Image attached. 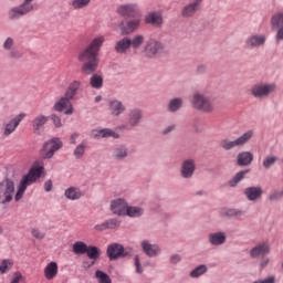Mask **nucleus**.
Instances as JSON below:
<instances>
[{"instance_id":"f3484780","label":"nucleus","mask_w":283,"mask_h":283,"mask_svg":"<svg viewBox=\"0 0 283 283\" xmlns=\"http://www.w3.org/2000/svg\"><path fill=\"white\" fill-rule=\"evenodd\" d=\"M107 255L109 260H118V258H125V248L122 244L113 243L107 248Z\"/></svg>"},{"instance_id":"7ed1b4c3","label":"nucleus","mask_w":283,"mask_h":283,"mask_svg":"<svg viewBox=\"0 0 283 283\" xmlns=\"http://www.w3.org/2000/svg\"><path fill=\"white\" fill-rule=\"evenodd\" d=\"M191 106L203 114H212L216 111V97L207 96L200 92L192 94L190 99Z\"/></svg>"},{"instance_id":"f8f14e48","label":"nucleus","mask_w":283,"mask_h":283,"mask_svg":"<svg viewBox=\"0 0 283 283\" xmlns=\"http://www.w3.org/2000/svg\"><path fill=\"white\" fill-rule=\"evenodd\" d=\"M117 14L122 17H143L140 8L136 3L122 4L117 8Z\"/></svg>"},{"instance_id":"a19ab883","label":"nucleus","mask_w":283,"mask_h":283,"mask_svg":"<svg viewBox=\"0 0 283 283\" xmlns=\"http://www.w3.org/2000/svg\"><path fill=\"white\" fill-rule=\"evenodd\" d=\"M92 0H73L71 6L74 10H81L87 8Z\"/></svg>"},{"instance_id":"c756f323","label":"nucleus","mask_w":283,"mask_h":283,"mask_svg":"<svg viewBox=\"0 0 283 283\" xmlns=\"http://www.w3.org/2000/svg\"><path fill=\"white\" fill-rule=\"evenodd\" d=\"M209 242L214 247H220V244H224V242H227V234H224V232L210 233Z\"/></svg>"},{"instance_id":"de8ad7c7","label":"nucleus","mask_w":283,"mask_h":283,"mask_svg":"<svg viewBox=\"0 0 283 283\" xmlns=\"http://www.w3.org/2000/svg\"><path fill=\"white\" fill-rule=\"evenodd\" d=\"M114 157L117 159L127 158V149L125 147H119L114 150Z\"/></svg>"},{"instance_id":"864d4df0","label":"nucleus","mask_w":283,"mask_h":283,"mask_svg":"<svg viewBox=\"0 0 283 283\" xmlns=\"http://www.w3.org/2000/svg\"><path fill=\"white\" fill-rule=\"evenodd\" d=\"M8 56L9 59H21L22 54L17 50H12L9 52Z\"/></svg>"},{"instance_id":"9b49d317","label":"nucleus","mask_w":283,"mask_h":283,"mask_svg":"<svg viewBox=\"0 0 283 283\" xmlns=\"http://www.w3.org/2000/svg\"><path fill=\"white\" fill-rule=\"evenodd\" d=\"M144 52L145 56H147L148 59H154V56L163 52V43L155 39L147 40L144 46Z\"/></svg>"},{"instance_id":"37998d69","label":"nucleus","mask_w":283,"mask_h":283,"mask_svg":"<svg viewBox=\"0 0 283 283\" xmlns=\"http://www.w3.org/2000/svg\"><path fill=\"white\" fill-rule=\"evenodd\" d=\"M14 265V263L12 262V260H2L0 263V273L4 274L8 273V271H10L12 269V266Z\"/></svg>"},{"instance_id":"4d7b16f0","label":"nucleus","mask_w":283,"mask_h":283,"mask_svg":"<svg viewBox=\"0 0 283 283\" xmlns=\"http://www.w3.org/2000/svg\"><path fill=\"white\" fill-rule=\"evenodd\" d=\"M269 262H271V260L269 258H262V260L260 261V266L261 269H264L265 266H269Z\"/></svg>"},{"instance_id":"7c9ffc66","label":"nucleus","mask_w":283,"mask_h":283,"mask_svg":"<svg viewBox=\"0 0 283 283\" xmlns=\"http://www.w3.org/2000/svg\"><path fill=\"white\" fill-rule=\"evenodd\" d=\"M59 275V264L56 262L49 263L44 269V276L46 280H54Z\"/></svg>"},{"instance_id":"774afa93","label":"nucleus","mask_w":283,"mask_h":283,"mask_svg":"<svg viewBox=\"0 0 283 283\" xmlns=\"http://www.w3.org/2000/svg\"><path fill=\"white\" fill-rule=\"evenodd\" d=\"M0 233H3V228L0 227Z\"/></svg>"},{"instance_id":"2f4dec72","label":"nucleus","mask_w":283,"mask_h":283,"mask_svg":"<svg viewBox=\"0 0 283 283\" xmlns=\"http://www.w3.org/2000/svg\"><path fill=\"white\" fill-rule=\"evenodd\" d=\"M129 48H132V39L124 38V39L117 41V43L115 45V52H118V54H125V52H127V50H129Z\"/></svg>"},{"instance_id":"39448f33","label":"nucleus","mask_w":283,"mask_h":283,"mask_svg":"<svg viewBox=\"0 0 283 283\" xmlns=\"http://www.w3.org/2000/svg\"><path fill=\"white\" fill-rule=\"evenodd\" d=\"M273 92H275V85L264 83L255 84L250 90V93L254 98H268Z\"/></svg>"},{"instance_id":"052dcab7","label":"nucleus","mask_w":283,"mask_h":283,"mask_svg":"<svg viewBox=\"0 0 283 283\" xmlns=\"http://www.w3.org/2000/svg\"><path fill=\"white\" fill-rule=\"evenodd\" d=\"M197 72H198L199 74H205V72H207V65H205V64L199 65V66L197 67Z\"/></svg>"},{"instance_id":"bf43d9fd","label":"nucleus","mask_w":283,"mask_h":283,"mask_svg":"<svg viewBox=\"0 0 283 283\" xmlns=\"http://www.w3.org/2000/svg\"><path fill=\"white\" fill-rule=\"evenodd\" d=\"M44 189L48 192L52 191V180H48L44 182Z\"/></svg>"},{"instance_id":"f03ea898","label":"nucleus","mask_w":283,"mask_h":283,"mask_svg":"<svg viewBox=\"0 0 283 283\" xmlns=\"http://www.w3.org/2000/svg\"><path fill=\"white\" fill-rule=\"evenodd\" d=\"M105 43L104 36H97L93 39L90 45L80 53L78 61L83 63L82 72L90 76L98 70V51L101 46Z\"/></svg>"},{"instance_id":"0e129e2a","label":"nucleus","mask_w":283,"mask_h":283,"mask_svg":"<svg viewBox=\"0 0 283 283\" xmlns=\"http://www.w3.org/2000/svg\"><path fill=\"white\" fill-rule=\"evenodd\" d=\"M276 39H277V41H283V27L281 29H279Z\"/></svg>"},{"instance_id":"6ab92c4d","label":"nucleus","mask_w":283,"mask_h":283,"mask_svg":"<svg viewBox=\"0 0 283 283\" xmlns=\"http://www.w3.org/2000/svg\"><path fill=\"white\" fill-rule=\"evenodd\" d=\"M145 23L154 25L155 28H160V25H163V13L156 11L149 12L145 17Z\"/></svg>"},{"instance_id":"c03bdc74","label":"nucleus","mask_w":283,"mask_h":283,"mask_svg":"<svg viewBox=\"0 0 283 283\" xmlns=\"http://www.w3.org/2000/svg\"><path fill=\"white\" fill-rule=\"evenodd\" d=\"M99 283H112V279L105 272L97 270L95 273Z\"/></svg>"},{"instance_id":"58836bf2","label":"nucleus","mask_w":283,"mask_h":283,"mask_svg":"<svg viewBox=\"0 0 283 283\" xmlns=\"http://www.w3.org/2000/svg\"><path fill=\"white\" fill-rule=\"evenodd\" d=\"M182 107V98L176 97L172 98L168 104L169 112H178Z\"/></svg>"},{"instance_id":"ea45409f","label":"nucleus","mask_w":283,"mask_h":283,"mask_svg":"<svg viewBox=\"0 0 283 283\" xmlns=\"http://www.w3.org/2000/svg\"><path fill=\"white\" fill-rule=\"evenodd\" d=\"M85 149H87V143L82 142L80 145L76 146L73 155L75 156V158H83V156L85 155Z\"/></svg>"},{"instance_id":"412c9836","label":"nucleus","mask_w":283,"mask_h":283,"mask_svg":"<svg viewBox=\"0 0 283 283\" xmlns=\"http://www.w3.org/2000/svg\"><path fill=\"white\" fill-rule=\"evenodd\" d=\"M91 136L92 138H119L118 134L109 128L93 129Z\"/></svg>"},{"instance_id":"b1692460","label":"nucleus","mask_w":283,"mask_h":283,"mask_svg":"<svg viewBox=\"0 0 283 283\" xmlns=\"http://www.w3.org/2000/svg\"><path fill=\"white\" fill-rule=\"evenodd\" d=\"M50 120V117L45 115H38L32 120V128L34 134H39L43 127H45V124Z\"/></svg>"},{"instance_id":"473e14b6","label":"nucleus","mask_w":283,"mask_h":283,"mask_svg":"<svg viewBox=\"0 0 283 283\" xmlns=\"http://www.w3.org/2000/svg\"><path fill=\"white\" fill-rule=\"evenodd\" d=\"M250 171H251V169H245V170H241V171L237 172L235 176L228 181L229 187H238V185L240 182H242V180H244V177Z\"/></svg>"},{"instance_id":"dca6fc26","label":"nucleus","mask_w":283,"mask_h":283,"mask_svg":"<svg viewBox=\"0 0 283 283\" xmlns=\"http://www.w3.org/2000/svg\"><path fill=\"white\" fill-rule=\"evenodd\" d=\"M83 87V82L80 80H73L66 87L65 94L67 98H71V101H74L76 96L78 95V92H81V88Z\"/></svg>"},{"instance_id":"4be33fe9","label":"nucleus","mask_w":283,"mask_h":283,"mask_svg":"<svg viewBox=\"0 0 283 283\" xmlns=\"http://www.w3.org/2000/svg\"><path fill=\"white\" fill-rule=\"evenodd\" d=\"M125 109V105L118 99H113L108 103V111L112 116H120V114H124Z\"/></svg>"},{"instance_id":"338daca9","label":"nucleus","mask_w":283,"mask_h":283,"mask_svg":"<svg viewBox=\"0 0 283 283\" xmlns=\"http://www.w3.org/2000/svg\"><path fill=\"white\" fill-rule=\"evenodd\" d=\"M275 195H270V200H273Z\"/></svg>"},{"instance_id":"72a5a7b5","label":"nucleus","mask_w":283,"mask_h":283,"mask_svg":"<svg viewBox=\"0 0 283 283\" xmlns=\"http://www.w3.org/2000/svg\"><path fill=\"white\" fill-rule=\"evenodd\" d=\"M86 252H87V243L83 241H76L73 244V253H75V255H85Z\"/></svg>"},{"instance_id":"69168bd1","label":"nucleus","mask_w":283,"mask_h":283,"mask_svg":"<svg viewBox=\"0 0 283 283\" xmlns=\"http://www.w3.org/2000/svg\"><path fill=\"white\" fill-rule=\"evenodd\" d=\"M101 96L95 97L96 103L101 102Z\"/></svg>"},{"instance_id":"e433bc0d","label":"nucleus","mask_w":283,"mask_h":283,"mask_svg":"<svg viewBox=\"0 0 283 283\" xmlns=\"http://www.w3.org/2000/svg\"><path fill=\"white\" fill-rule=\"evenodd\" d=\"M90 85L94 90H101V87H103V76H101L98 74L92 75V77L90 80Z\"/></svg>"},{"instance_id":"79ce46f5","label":"nucleus","mask_w":283,"mask_h":283,"mask_svg":"<svg viewBox=\"0 0 283 283\" xmlns=\"http://www.w3.org/2000/svg\"><path fill=\"white\" fill-rule=\"evenodd\" d=\"M271 24L273 25V28H279V30L282 29L283 28V13L273 15L271 19Z\"/></svg>"},{"instance_id":"f704fd0d","label":"nucleus","mask_w":283,"mask_h":283,"mask_svg":"<svg viewBox=\"0 0 283 283\" xmlns=\"http://www.w3.org/2000/svg\"><path fill=\"white\" fill-rule=\"evenodd\" d=\"M85 253L90 260H98V258H101V249L96 245L87 247Z\"/></svg>"},{"instance_id":"2eb2a0df","label":"nucleus","mask_w":283,"mask_h":283,"mask_svg":"<svg viewBox=\"0 0 283 283\" xmlns=\"http://www.w3.org/2000/svg\"><path fill=\"white\" fill-rule=\"evenodd\" d=\"M196 174V159H186L181 163L180 176L181 178H193Z\"/></svg>"},{"instance_id":"1a4fd4ad","label":"nucleus","mask_w":283,"mask_h":283,"mask_svg":"<svg viewBox=\"0 0 283 283\" xmlns=\"http://www.w3.org/2000/svg\"><path fill=\"white\" fill-rule=\"evenodd\" d=\"M63 147V143L61 139H52L50 142H46L43 146V149L41 151V156L44 159L52 158L54 156L55 151H59Z\"/></svg>"},{"instance_id":"cd10ccee","label":"nucleus","mask_w":283,"mask_h":283,"mask_svg":"<svg viewBox=\"0 0 283 283\" xmlns=\"http://www.w3.org/2000/svg\"><path fill=\"white\" fill-rule=\"evenodd\" d=\"M142 248L148 258H156L160 253V247L150 244L149 241H143Z\"/></svg>"},{"instance_id":"c9c22d12","label":"nucleus","mask_w":283,"mask_h":283,"mask_svg":"<svg viewBox=\"0 0 283 283\" xmlns=\"http://www.w3.org/2000/svg\"><path fill=\"white\" fill-rule=\"evenodd\" d=\"M143 213H145V210H143V208L127 206L125 216H128L129 218H140Z\"/></svg>"},{"instance_id":"6e6d98bb","label":"nucleus","mask_w":283,"mask_h":283,"mask_svg":"<svg viewBox=\"0 0 283 283\" xmlns=\"http://www.w3.org/2000/svg\"><path fill=\"white\" fill-rule=\"evenodd\" d=\"M180 260H182V258H180V255H178V254H174L170 256L171 264H178V262H180Z\"/></svg>"},{"instance_id":"423d86ee","label":"nucleus","mask_w":283,"mask_h":283,"mask_svg":"<svg viewBox=\"0 0 283 283\" xmlns=\"http://www.w3.org/2000/svg\"><path fill=\"white\" fill-rule=\"evenodd\" d=\"M34 10V4H32V0H24V2L14 7L9 11V19H20V17H25V14H30Z\"/></svg>"},{"instance_id":"4c0bfd02","label":"nucleus","mask_w":283,"mask_h":283,"mask_svg":"<svg viewBox=\"0 0 283 283\" xmlns=\"http://www.w3.org/2000/svg\"><path fill=\"white\" fill-rule=\"evenodd\" d=\"M143 43H145V36L144 35H135L132 40H130V48H133V50H139L143 45Z\"/></svg>"},{"instance_id":"a878e982","label":"nucleus","mask_w":283,"mask_h":283,"mask_svg":"<svg viewBox=\"0 0 283 283\" xmlns=\"http://www.w3.org/2000/svg\"><path fill=\"white\" fill-rule=\"evenodd\" d=\"M140 19H143V17H135V19L129 20L126 23V28L122 29V34H132V32H136V30L140 28Z\"/></svg>"},{"instance_id":"bb28decb","label":"nucleus","mask_w":283,"mask_h":283,"mask_svg":"<svg viewBox=\"0 0 283 283\" xmlns=\"http://www.w3.org/2000/svg\"><path fill=\"white\" fill-rule=\"evenodd\" d=\"M118 227H120L118 219H108L103 223L96 224L94 229L95 231H106V229H118Z\"/></svg>"},{"instance_id":"13d9d810","label":"nucleus","mask_w":283,"mask_h":283,"mask_svg":"<svg viewBox=\"0 0 283 283\" xmlns=\"http://www.w3.org/2000/svg\"><path fill=\"white\" fill-rule=\"evenodd\" d=\"M21 277H23V275H21V273H19V272L15 273L13 279H12V281H11V283H19V282H21Z\"/></svg>"},{"instance_id":"c85d7f7f","label":"nucleus","mask_w":283,"mask_h":283,"mask_svg":"<svg viewBox=\"0 0 283 283\" xmlns=\"http://www.w3.org/2000/svg\"><path fill=\"white\" fill-rule=\"evenodd\" d=\"M64 196L67 200H81L85 193H83L78 187H70L65 190Z\"/></svg>"},{"instance_id":"6e6552de","label":"nucleus","mask_w":283,"mask_h":283,"mask_svg":"<svg viewBox=\"0 0 283 283\" xmlns=\"http://www.w3.org/2000/svg\"><path fill=\"white\" fill-rule=\"evenodd\" d=\"M265 43H266V35L258 34V33L250 34L244 41V45L247 50H255L258 48H263Z\"/></svg>"},{"instance_id":"f257e3e1","label":"nucleus","mask_w":283,"mask_h":283,"mask_svg":"<svg viewBox=\"0 0 283 283\" xmlns=\"http://www.w3.org/2000/svg\"><path fill=\"white\" fill-rule=\"evenodd\" d=\"M44 169L43 161H35L28 174L20 180L15 195L14 180L7 178L0 181V199L2 200V205H10L12 200L19 202L23 198L27 189L43 176Z\"/></svg>"},{"instance_id":"603ef678","label":"nucleus","mask_w":283,"mask_h":283,"mask_svg":"<svg viewBox=\"0 0 283 283\" xmlns=\"http://www.w3.org/2000/svg\"><path fill=\"white\" fill-rule=\"evenodd\" d=\"M14 45V39L12 38H8L4 43H3V48L4 50H12V46Z\"/></svg>"},{"instance_id":"9d476101","label":"nucleus","mask_w":283,"mask_h":283,"mask_svg":"<svg viewBox=\"0 0 283 283\" xmlns=\"http://www.w3.org/2000/svg\"><path fill=\"white\" fill-rule=\"evenodd\" d=\"M53 109L55 112H64L66 116L74 114V106H72V98L66 95L62 96L59 101L53 105Z\"/></svg>"},{"instance_id":"aec40b11","label":"nucleus","mask_w":283,"mask_h":283,"mask_svg":"<svg viewBox=\"0 0 283 283\" xmlns=\"http://www.w3.org/2000/svg\"><path fill=\"white\" fill-rule=\"evenodd\" d=\"M262 193H264V191L262 190V187H248L244 189V196L251 202H255V200H260V198H262Z\"/></svg>"},{"instance_id":"3c124183","label":"nucleus","mask_w":283,"mask_h":283,"mask_svg":"<svg viewBox=\"0 0 283 283\" xmlns=\"http://www.w3.org/2000/svg\"><path fill=\"white\" fill-rule=\"evenodd\" d=\"M227 214L232 217V218H240V217H242V212L239 209H230V210H228Z\"/></svg>"},{"instance_id":"09e8293b","label":"nucleus","mask_w":283,"mask_h":283,"mask_svg":"<svg viewBox=\"0 0 283 283\" xmlns=\"http://www.w3.org/2000/svg\"><path fill=\"white\" fill-rule=\"evenodd\" d=\"M31 234L33 238H35V240H43V238H45V233L41 232L39 228L31 229Z\"/></svg>"},{"instance_id":"e2e57ef3","label":"nucleus","mask_w":283,"mask_h":283,"mask_svg":"<svg viewBox=\"0 0 283 283\" xmlns=\"http://www.w3.org/2000/svg\"><path fill=\"white\" fill-rule=\"evenodd\" d=\"M174 129H176V126L170 125L166 129L163 130V134L164 135L170 134V132H174Z\"/></svg>"},{"instance_id":"680f3d73","label":"nucleus","mask_w":283,"mask_h":283,"mask_svg":"<svg viewBox=\"0 0 283 283\" xmlns=\"http://www.w3.org/2000/svg\"><path fill=\"white\" fill-rule=\"evenodd\" d=\"M77 138H78V134L77 133H74L73 135H71V138H70L71 145H76V139Z\"/></svg>"},{"instance_id":"4468645a","label":"nucleus","mask_w":283,"mask_h":283,"mask_svg":"<svg viewBox=\"0 0 283 283\" xmlns=\"http://www.w3.org/2000/svg\"><path fill=\"white\" fill-rule=\"evenodd\" d=\"M271 253V244L269 242H261L250 250V258L258 260V258H264Z\"/></svg>"},{"instance_id":"49530a36","label":"nucleus","mask_w":283,"mask_h":283,"mask_svg":"<svg viewBox=\"0 0 283 283\" xmlns=\"http://www.w3.org/2000/svg\"><path fill=\"white\" fill-rule=\"evenodd\" d=\"M274 163H277V157L275 156H271V157H266L264 160H263V167L265 169H271V167H273V164Z\"/></svg>"},{"instance_id":"8fccbe9b","label":"nucleus","mask_w":283,"mask_h":283,"mask_svg":"<svg viewBox=\"0 0 283 283\" xmlns=\"http://www.w3.org/2000/svg\"><path fill=\"white\" fill-rule=\"evenodd\" d=\"M51 120H53V125L55 127H63V122L61 120V117H59L56 114L51 115Z\"/></svg>"},{"instance_id":"5701e85b","label":"nucleus","mask_w":283,"mask_h":283,"mask_svg":"<svg viewBox=\"0 0 283 283\" xmlns=\"http://www.w3.org/2000/svg\"><path fill=\"white\" fill-rule=\"evenodd\" d=\"M143 119V111L138 108L130 109L128 113L129 127H136Z\"/></svg>"},{"instance_id":"ddd939ff","label":"nucleus","mask_w":283,"mask_h":283,"mask_svg":"<svg viewBox=\"0 0 283 283\" xmlns=\"http://www.w3.org/2000/svg\"><path fill=\"white\" fill-rule=\"evenodd\" d=\"M200 8H202V0H193L192 2L182 7L181 17L184 19H193L196 13L199 12Z\"/></svg>"},{"instance_id":"0eeeda50","label":"nucleus","mask_w":283,"mask_h":283,"mask_svg":"<svg viewBox=\"0 0 283 283\" xmlns=\"http://www.w3.org/2000/svg\"><path fill=\"white\" fill-rule=\"evenodd\" d=\"M24 118H25V114H20L14 118H12L11 120L6 122L1 128L2 136L8 137V136H11V134H14V132H17V127L21 125V120H23Z\"/></svg>"},{"instance_id":"a18cd8bd","label":"nucleus","mask_w":283,"mask_h":283,"mask_svg":"<svg viewBox=\"0 0 283 283\" xmlns=\"http://www.w3.org/2000/svg\"><path fill=\"white\" fill-rule=\"evenodd\" d=\"M207 271V265H199L195 270L191 271V277H200V275H205Z\"/></svg>"},{"instance_id":"393cba45","label":"nucleus","mask_w":283,"mask_h":283,"mask_svg":"<svg viewBox=\"0 0 283 283\" xmlns=\"http://www.w3.org/2000/svg\"><path fill=\"white\" fill-rule=\"evenodd\" d=\"M253 163V155L251 151H242L239 153L237 156V165L239 167H248V165H251Z\"/></svg>"},{"instance_id":"20e7f679","label":"nucleus","mask_w":283,"mask_h":283,"mask_svg":"<svg viewBox=\"0 0 283 283\" xmlns=\"http://www.w3.org/2000/svg\"><path fill=\"white\" fill-rule=\"evenodd\" d=\"M251 138H253V130H248L234 140L229 138L221 139L219 146L224 151H231V149H235V147H244Z\"/></svg>"},{"instance_id":"5fc2aeb1","label":"nucleus","mask_w":283,"mask_h":283,"mask_svg":"<svg viewBox=\"0 0 283 283\" xmlns=\"http://www.w3.org/2000/svg\"><path fill=\"white\" fill-rule=\"evenodd\" d=\"M134 262L137 273H143V269L140 268V259L138 258V255L134 258Z\"/></svg>"},{"instance_id":"a211bd4d","label":"nucleus","mask_w":283,"mask_h":283,"mask_svg":"<svg viewBox=\"0 0 283 283\" xmlns=\"http://www.w3.org/2000/svg\"><path fill=\"white\" fill-rule=\"evenodd\" d=\"M111 210L115 216H126L127 202L123 199H116L111 202Z\"/></svg>"}]
</instances>
